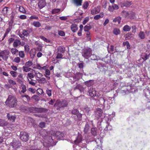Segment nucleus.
<instances>
[{
	"label": "nucleus",
	"instance_id": "nucleus-1",
	"mask_svg": "<svg viewBox=\"0 0 150 150\" xmlns=\"http://www.w3.org/2000/svg\"><path fill=\"white\" fill-rule=\"evenodd\" d=\"M17 100L16 98L12 95H9L5 103L6 105L10 108H14L17 105Z\"/></svg>",
	"mask_w": 150,
	"mask_h": 150
},
{
	"label": "nucleus",
	"instance_id": "nucleus-2",
	"mask_svg": "<svg viewBox=\"0 0 150 150\" xmlns=\"http://www.w3.org/2000/svg\"><path fill=\"white\" fill-rule=\"evenodd\" d=\"M28 110L31 112L40 113L47 112L48 110L44 108H38L31 107L28 108Z\"/></svg>",
	"mask_w": 150,
	"mask_h": 150
},
{
	"label": "nucleus",
	"instance_id": "nucleus-3",
	"mask_svg": "<svg viewBox=\"0 0 150 150\" xmlns=\"http://www.w3.org/2000/svg\"><path fill=\"white\" fill-rule=\"evenodd\" d=\"M68 105V103L65 100H57L56 103L54 104V106H58L57 109L59 108L67 106Z\"/></svg>",
	"mask_w": 150,
	"mask_h": 150
},
{
	"label": "nucleus",
	"instance_id": "nucleus-4",
	"mask_svg": "<svg viewBox=\"0 0 150 150\" xmlns=\"http://www.w3.org/2000/svg\"><path fill=\"white\" fill-rule=\"evenodd\" d=\"M92 50L89 48L84 49L82 53V55L86 58H88L91 56Z\"/></svg>",
	"mask_w": 150,
	"mask_h": 150
},
{
	"label": "nucleus",
	"instance_id": "nucleus-5",
	"mask_svg": "<svg viewBox=\"0 0 150 150\" xmlns=\"http://www.w3.org/2000/svg\"><path fill=\"white\" fill-rule=\"evenodd\" d=\"M9 146H12L14 149L16 150L17 149L20 147L21 146V144L19 141L14 140L10 143Z\"/></svg>",
	"mask_w": 150,
	"mask_h": 150
},
{
	"label": "nucleus",
	"instance_id": "nucleus-6",
	"mask_svg": "<svg viewBox=\"0 0 150 150\" xmlns=\"http://www.w3.org/2000/svg\"><path fill=\"white\" fill-rule=\"evenodd\" d=\"M9 51L8 50H4L0 52V57H2L3 59L6 60L8 58L7 56L9 54Z\"/></svg>",
	"mask_w": 150,
	"mask_h": 150
},
{
	"label": "nucleus",
	"instance_id": "nucleus-7",
	"mask_svg": "<svg viewBox=\"0 0 150 150\" xmlns=\"http://www.w3.org/2000/svg\"><path fill=\"white\" fill-rule=\"evenodd\" d=\"M20 136L23 141L25 142L28 139L29 136L26 132H20Z\"/></svg>",
	"mask_w": 150,
	"mask_h": 150
},
{
	"label": "nucleus",
	"instance_id": "nucleus-8",
	"mask_svg": "<svg viewBox=\"0 0 150 150\" xmlns=\"http://www.w3.org/2000/svg\"><path fill=\"white\" fill-rule=\"evenodd\" d=\"M38 6L40 9H41L44 7L46 5L45 0H39L38 3Z\"/></svg>",
	"mask_w": 150,
	"mask_h": 150
},
{
	"label": "nucleus",
	"instance_id": "nucleus-9",
	"mask_svg": "<svg viewBox=\"0 0 150 150\" xmlns=\"http://www.w3.org/2000/svg\"><path fill=\"white\" fill-rule=\"evenodd\" d=\"M88 93L91 97H93L96 96V91L94 88H90L88 91Z\"/></svg>",
	"mask_w": 150,
	"mask_h": 150
},
{
	"label": "nucleus",
	"instance_id": "nucleus-10",
	"mask_svg": "<svg viewBox=\"0 0 150 150\" xmlns=\"http://www.w3.org/2000/svg\"><path fill=\"white\" fill-rule=\"evenodd\" d=\"M103 111L100 108H98L95 112V115L96 118L99 119L100 117L102 114Z\"/></svg>",
	"mask_w": 150,
	"mask_h": 150
},
{
	"label": "nucleus",
	"instance_id": "nucleus-11",
	"mask_svg": "<svg viewBox=\"0 0 150 150\" xmlns=\"http://www.w3.org/2000/svg\"><path fill=\"white\" fill-rule=\"evenodd\" d=\"M100 6H97L92 9L91 11V13L92 15H94L100 12Z\"/></svg>",
	"mask_w": 150,
	"mask_h": 150
},
{
	"label": "nucleus",
	"instance_id": "nucleus-12",
	"mask_svg": "<svg viewBox=\"0 0 150 150\" xmlns=\"http://www.w3.org/2000/svg\"><path fill=\"white\" fill-rule=\"evenodd\" d=\"M32 31V30H23L21 33H22L24 37H27L29 35V34Z\"/></svg>",
	"mask_w": 150,
	"mask_h": 150
},
{
	"label": "nucleus",
	"instance_id": "nucleus-13",
	"mask_svg": "<svg viewBox=\"0 0 150 150\" xmlns=\"http://www.w3.org/2000/svg\"><path fill=\"white\" fill-rule=\"evenodd\" d=\"M8 120L12 122H14L16 117L15 115H13L11 114L8 113L7 115Z\"/></svg>",
	"mask_w": 150,
	"mask_h": 150
},
{
	"label": "nucleus",
	"instance_id": "nucleus-14",
	"mask_svg": "<svg viewBox=\"0 0 150 150\" xmlns=\"http://www.w3.org/2000/svg\"><path fill=\"white\" fill-rule=\"evenodd\" d=\"M76 115L77 118L76 119L77 121H81L82 119V114L79 113L78 110L76 109Z\"/></svg>",
	"mask_w": 150,
	"mask_h": 150
},
{
	"label": "nucleus",
	"instance_id": "nucleus-15",
	"mask_svg": "<svg viewBox=\"0 0 150 150\" xmlns=\"http://www.w3.org/2000/svg\"><path fill=\"white\" fill-rule=\"evenodd\" d=\"M21 44L20 41L18 39H16L13 43V45L14 48L17 47L18 46Z\"/></svg>",
	"mask_w": 150,
	"mask_h": 150
},
{
	"label": "nucleus",
	"instance_id": "nucleus-16",
	"mask_svg": "<svg viewBox=\"0 0 150 150\" xmlns=\"http://www.w3.org/2000/svg\"><path fill=\"white\" fill-rule=\"evenodd\" d=\"M122 19V18L120 16H117L114 18L113 21V22L115 23H117L119 24L120 23L121 20Z\"/></svg>",
	"mask_w": 150,
	"mask_h": 150
},
{
	"label": "nucleus",
	"instance_id": "nucleus-17",
	"mask_svg": "<svg viewBox=\"0 0 150 150\" xmlns=\"http://www.w3.org/2000/svg\"><path fill=\"white\" fill-rule=\"evenodd\" d=\"M104 16V13L103 12L101 13L100 14L97 15L94 17L95 20H97L100 18H103Z\"/></svg>",
	"mask_w": 150,
	"mask_h": 150
},
{
	"label": "nucleus",
	"instance_id": "nucleus-18",
	"mask_svg": "<svg viewBox=\"0 0 150 150\" xmlns=\"http://www.w3.org/2000/svg\"><path fill=\"white\" fill-rule=\"evenodd\" d=\"M131 27L127 25H126L123 28V30L124 31H129L131 30Z\"/></svg>",
	"mask_w": 150,
	"mask_h": 150
},
{
	"label": "nucleus",
	"instance_id": "nucleus-19",
	"mask_svg": "<svg viewBox=\"0 0 150 150\" xmlns=\"http://www.w3.org/2000/svg\"><path fill=\"white\" fill-rule=\"evenodd\" d=\"M8 124V123L4 120L0 119V126H6Z\"/></svg>",
	"mask_w": 150,
	"mask_h": 150
},
{
	"label": "nucleus",
	"instance_id": "nucleus-20",
	"mask_svg": "<svg viewBox=\"0 0 150 150\" xmlns=\"http://www.w3.org/2000/svg\"><path fill=\"white\" fill-rule=\"evenodd\" d=\"M82 140V136L81 134H79L76 139V144L80 142Z\"/></svg>",
	"mask_w": 150,
	"mask_h": 150
},
{
	"label": "nucleus",
	"instance_id": "nucleus-21",
	"mask_svg": "<svg viewBox=\"0 0 150 150\" xmlns=\"http://www.w3.org/2000/svg\"><path fill=\"white\" fill-rule=\"evenodd\" d=\"M139 36L141 39H144L145 38V35L144 33L142 31H140L139 34Z\"/></svg>",
	"mask_w": 150,
	"mask_h": 150
},
{
	"label": "nucleus",
	"instance_id": "nucleus-22",
	"mask_svg": "<svg viewBox=\"0 0 150 150\" xmlns=\"http://www.w3.org/2000/svg\"><path fill=\"white\" fill-rule=\"evenodd\" d=\"M93 81L92 80H89L85 82V84L88 86H90L93 84Z\"/></svg>",
	"mask_w": 150,
	"mask_h": 150
},
{
	"label": "nucleus",
	"instance_id": "nucleus-23",
	"mask_svg": "<svg viewBox=\"0 0 150 150\" xmlns=\"http://www.w3.org/2000/svg\"><path fill=\"white\" fill-rule=\"evenodd\" d=\"M113 33L116 35H117L120 33V31L118 28H115L113 31Z\"/></svg>",
	"mask_w": 150,
	"mask_h": 150
},
{
	"label": "nucleus",
	"instance_id": "nucleus-24",
	"mask_svg": "<svg viewBox=\"0 0 150 150\" xmlns=\"http://www.w3.org/2000/svg\"><path fill=\"white\" fill-rule=\"evenodd\" d=\"M33 25L36 27L38 28L41 26L40 23L39 21H34L33 23Z\"/></svg>",
	"mask_w": 150,
	"mask_h": 150
},
{
	"label": "nucleus",
	"instance_id": "nucleus-25",
	"mask_svg": "<svg viewBox=\"0 0 150 150\" xmlns=\"http://www.w3.org/2000/svg\"><path fill=\"white\" fill-rule=\"evenodd\" d=\"M99 101L100 102H103V103L105 105V104L107 103V104L108 105V104H110L109 101L108 100H105L103 98H101L99 100Z\"/></svg>",
	"mask_w": 150,
	"mask_h": 150
},
{
	"label": "nucleus",
	"instance_id": "nucleus-26",
	"mask_svg": "<svg viewBox=\"0 0 150 150\" xmlns=\"http://www.w3.org/2000/svg\"><path fill=\"white\" fill-rule=\"evenodd\" d=\"M131 4V2H129L128 1H126L123 2L122 3V5L123 6L128 7Z\"/></svg>",
	"mask_w": 150,
	"mask_h": 150
},
{
	"label": "nucleus",
	"instance_id": "nucleus-27",
	"mask_svg": "<svg viewBox=\"0 0 150 150\" xmlns=\"http://www.w3.org/2000/svg\"><path fill=\"white\" fill-rule=\"evenodd\" d=\"M22 90L21 91V93H24L26 91V88L25 85L23 84H21Z\"/></svg>",
	"mask_w": 150,
	"mask_h": 150
},
{
	"label": "nucleus",
	"instance_id": "nucleus-28",
	"mask_svg": "<svg viewBox=\"0 0 150 150\" xmlns=\"http://www.w3.org/2000/svg\"><path fill=\"white\" fill-rule=\"evenodd\" d=\"M91 28V27L90 25H85L84 28V30L85 31L87 32H89L88 31Z\"/></svg>",
	"mask_w": 150,
	"mask_h": 150
},
{
	"label": "nucleus",
	"instance_id": "nucleus-29",
	"mask_svg": "<svg viewBox=\"0 0 150 150\" xmlns=\"http://www.w3.org/2000/svg\"><path fill=\"white\" fill-rule=\"evenodd\" d=\"M39 83H47V81L45 78H42L38 80Z\"/></svg>",
	"mask_w": 150,
	"mask_h": 150
},
{
	"label": "nucleus",
	"instance_id": "nucleus-30",
	"mask_svg": "<svg viewBox=\"0 0 150 150\" xmlns=\"http://www.w3.org/2000/svg\"><path fill=\"white\" fill-rule=\"evenodd\" d=\"M28 67L24 66L23 67V71L25 72H27L29 71L30 70L32 69L31 68Z\"/></svg>",
	"mask_w": 150,
	"mask_h": 150
},
{
	"label": "nucleus",
	"instance_id": "nucleus-31",
	"mask_svg": "<svg viewBox=\"0 0 150 150\" xmlns=\"http://www.w3.org/2000/svg\"><path fill=\"white\" fill-rule=\"evenodd\" d=\"M83 0H76V5L77 6H81L82 5Z\"/></svg>",
	"mask_w": 150,
	"mask_h": 150
},
{
	"label": "nucleus",
	"instance_id": "nucleus-32",
	"mask_svg": "<svg viewBox=\"0 0 150 150\" xmlns=\"http://www.w3.org/2000/svg\"><path fill=\"white\" fill-rule=\"evenodd\" d=\"M123 45L124 46H126L127 49H130V45L128 41H127L125 42H123Z\"/></svg>",
	"mask_w": 150,
	"mask_h": 150
},
{
	"label": "nucleus",
	"instance_id": "nucleus-33",
	"mask_svg": "<svg viewBox=\"0 0 150 150\" xmlns=\"http://www.w3.org/2000/svg\"><path fill=\"white\" fill-rule=\"evenodd\" d=\"M76 89H78L81 92L83 90V88L82 86L80 85H79L76 86Z\"/></svg>",
	"mask_w": 150,
	"mask_h": 150
},
{
	"label": "nucleus",
	"instance_id": "nucleus-34",
	"mask_svg": "<svg viewBox=\"0 0 150 150\" xmlns=\"http://www.w3.org/2000/svg\"><path fill=\"white\" fill-rule=\"evenodd\" d=\"M40 39L43 40L44 41H45V42H50V40H49L45 38L43 36H40Z\"/></svg>",
	"mask_w": 150,
	"mask_h": 150
},
{
	"label": "nucleus",
	"instance_id": "nucleus-35",
	"mask_svg": "<svg viewBox=\"0 0 150 150\" xmlns=\"http://www.w3.org/2000/svg\"><path fill=\"white\" fill-rule=\"evenodd\" d=\"M19 11L22 13H26V11L25 9L22 6H19Z\"/></svg>",
	"mask_w": 150,
	"mask_h": 150
},
{
	"label": "nucleus",
	"instance_id": "nucleus-36",
	"mask_svg": "<svg viewBox=\"0 0 150 150\" xmlns=\"http://www.w3.org/2000/svg\"><path fill=\"white\" fill-rule=\"evenodd\" d=\"M11 52L13 54H15L16 53H17L18 51L16 48H12L11 50Z\"/></svg>",
	"mask_w": 150,
	"mask_h": 150
},
{
	"label": "nucleus",
	"instance_id": "nucleus-37",
	"mask_svg": "<svg viewBox=\"0 0 150 150\" xmlns=\"http://www.w3.org/2000/svg\"><path fill=\"white\" fill-rule=\"evenodd\" d=\"M32 98L34 99L35 100L38 101L40 100V97L36 95H34L32 97Z\"/></svg>",
	"mask_w": 150,
	"mask_h": 150
},
{
	"label": "nucleus",
	"instance_id": "nucleus-38",
	"mask_svg": "<svg viewBox=\"0 0 150 150\" xmlns=\"http://www.w3.org/2000/svg\"><path fill=\"white\" fill-rule=\"evenodd\" d=\"M65 51V48L64 47H59V51L62 53H64Z\"/></svg>",
	"mask_w": 150,
	"mask_h": 150
},
{
	"label": "nucleus",
	"instance_id": "nucleus-39",
	"mask_svg": "<svg viewBox=\"0 0 150 150\" xmlns=\"http://www.w3.org/2000/svg\"><path fill=\"white\" fill-rule=\"evenodd\" d=\"M86 38H87V41H89L91 39L90 33L89 32H87L86 35Z\"/></svg>",
	"mask_w": 150,
	"mask_h": 150
},
{
	"label": "nucleus",
	"instance_id": "nucleus-40",
	"mask_svg": "<svg viewBox=\"0 0 150 150\" xmlns=\"http://www.w3.org/2000/svg\"><path fill=\"white\" fill-rule=\"evenodd\" d=\"M60 11L59 9H54L52 11V13L54 14L56 13H58Z\"/></svg>",
	"mask_w": 150,
	"mask_h": 150
},
{
	"label": "nucleus",
	"instance_id": "nucleus-41",
	"mask_svg": "<svg viewBox=\"0 0 150 150\" xmlns=\"http://www.w3.org/2000/svg\"><path fill=\"white\" fill-rule=\"evenodd\" d=\"M89 5V4L88 2L86 1L84 3L83 7L84 9H86Z\"/></svg>",
	"mask_w": 150,
	"mask_h": 150
},
{
	"label": "nucleus",
	"instance_id": "nucleus-42",
	"mask_svg": "<svg viewBox=\"0 0 150 150\" xmlns=\"http://www.w3.org/2000/svg\"><path fill=\"white\" fill-rule=\"evenodd\" d=\"M90 57H91V59L92 60H97L98 59L97 56L94 54H91V56H90Z\"/></svg>",
	"mask_w": 150,
	"mask_h": 150
},
{
	"label": "nucleus",
	"instance_id": "nucleus-43",
	"mask_svg": "<svg viewBox=\"0 0 150 150\" xmlns=\"http://www.w3.org/2000/svg\"><path fill=\"white\" fill-rule=\"evenodd\" d=\"M91 127H90L89 125L88 124H86L84 128V131H89L91 129Z\"/></svg>",
	"mask_w": 150,
	"mask_h": 150
},
{
	"label": "nucleus",
	"instance_id": "nucleus-44",
	"mask_svg": "<svg viewBox=\"0 0 150 150\" xmlns=\"http://www.w3.org/2000/svg\"><path fill=\"white\" fill-rule=\"evenodd\" d=\"M33 64L32 62L29 60L25 63V66L27 67H30Z\"/></svg>",
	"mask_w": 150,
	"mask_h": 150
},
{
	"label": "nucleus",
	"instance_id": "nucleus-45",
	"mask_svg": "<svg viewBox=\"0 0 150 150\" xmlns=\"http://www.w3.org/2000/svg\"><path fill=\"white\" fill-rule=\"evenodd\" d=\"M45 123L44 122H41L39 123V126L41 128L45 127Z\"/></svg>",
	"mask_w": 150,
	"mask_h": 150
},
{
	"label": "nucleus",
	"instance_id": "nucleus-46",
	"mask_svg": "<svg viewBox=\"0 0 150 150\" xmlns=\"http://www.w3.org/2000/svg\"><path fill=\"white\" fill-rule=\"evenodd\" d=\"M27 78L28 77H29L30 78L31 80H33L31 78H33L34 77V75L31 73H28L27 74Z\"/></svg>",
	"mask_w": 150,
	"mask_h": 150
},
{
	"label": "nucleus",
	"instance_id": "nucleus-47",
	"mask_svg": "<svg viewBox=\"0 0 150 150\" xmlns=\"http://www.w3.org/2000/svg\"><path fill=\"white\" fill-rule=\"evenodd\" d=\"M19 55L21 58H23L25 56V54L23 51H21L19 52Z\"/></svg>",
	"mask_w": 150,
	"mask_h": 150
},
{
	"label": "nucleus",
	"instance_id": "nucleus-48",
	"mask_svg": "<svg viewBox=\"0 0 150 150\" xmlns=\"http://www.w3.org/2000/svg\"><path fill=\"white\" fill-rule=\"evenodd\" d=\"M46 93L49 96H51L52 95V90L47 88L46 90Z\"/></svg>",
	"mask_w": 150,
	"mask_h": 150
},
{
	"label": "nucleus",
	"instance_id": "nucleus-49",
	"mask_svg": "<svg viewBox=\"0 0 150 150\" xmlns=\"http://www.w3.org/2000/svg\"><path fill=\"white\" fill-rule=\"evenodd\" d=\"M20 60L21 59L19 57H17L14 58L13 61L17 63H18L20 62Z\"/></svg>",
	"mask_w": 150,
	"mask_h": 150
},
{
	"label": "nucleus",
	"instance_id": "nucleus-50",
	"mask_svg": "<svg viewBox=\"0 0 150 150\" xmlns=\"http://www.w3.org/2000/svg\"><path fill=\"white\" fill-rule=\"evenodd\" d=\"M105 130L111 131L112 130V127L111 125H108V126L105 129Z\"/></svg>",
	"mask_w": 150,
	"mask_h": 150
},
{
	"label": "nucleus",
	"instance_id": "nucleus-51",
	"mask_svg": "<svg viewBox=\"0 0 150 150\" xmlns=\"http://www.w3.org/2000/svg\"><path fill=\"white\" fill-rule=\"evenodd\" d=\"M10 74L13 76V77H15L17 76L16 74L17 72L14 71H11L10 72Z\"/></svg>",
	"mask_w": 150,
	"mask_h": 150
},
{
	"label": "nucleus",
	"instance_id": "nucleus-52",
	"mask_svg": "<svg viewBox=\"0 0 150 150\" xmlns=\"http://www.w3.org/2000/svg\"><path fill=\"white\" fill-rule=\"evenodd\" d=\"M89 20V18L86 17L85 18L84 20L83 21V25L85 24Z\"/></svg>",
	"mask_w": 150,
	"mask_h": 150
},
{
	"label": "nucleus",
	"instance_id": "nucleus-53",
	"mask_svg": "<svg viewBox=\"0 0 150 150\" xmlns=\"http://www.w3.org/2000/svg\"><path fill=\"white\" fill-rule=\"evenodd\" d=\"M15 40V39L13 38H10L8 40V44L9 45H10L12 42H13V41L14 42Z\"/></svg>",
	"mask_w": 150,
	"mask_h": 150
},
{
	"label": "nucleus",
	"instance_id": "nucleus-54",
	"mask_svg": "<svg viewBox=\"0 0 150 150\" xmlns=\"http://www.w3.org/2000/svg\"><path fill=\"white\" fill-rule=\"evenodd\" d=\"M58 34L59 35L61 36H64L65 35V33L62 30H60L58 32Z\"/></svg>",
	"mask_w": 150,
	"mask_h": 150
},
{
	"label": "nucleus",
	"instance_id": "nucleus-55",
	"mask_svg": "<svg viewBox=\"0 0 150 150\" xmlns=\"http://www.w3.org/2000/svg\"><path fill=\"white\" fill-rule=\"evenodd\" d=\"M27 150H40V149L38 148L35 146H32L30 147V149Z\"/></svg>",
	"mask_w": 150,
	"mask_h": 150
},
{
	"label": "nucleus",
	"instance_id": "nucleus-56",
	"mask_svg": "<svg viewBox=\"0 0 150 150\" xmlns=\"http://www.w3.org/2000/svg\"><path fill=\"white\" fill-rule=\"evenodd\" d=\"M112 7L113 8L114 10H117L119 8V7L116 4H114L112 5Z\"/></svg>",
	"mask_w": 150,
	"mask_h": 150
},
{
	"label": "nucleus",
	"instance_id": "nucleus-57",
	"mask_svg": "<svg viewBox=\"0 0 150 150\" xmlns=\"http://www.w3.org/2000/svg\"><path fill=\"white\" fill-rule=\"evenodd\" d=\"M71 29L72 31L74 32H75V24H72L71 26Z\"/></svg>",
	"mask_w": 150,
	"mask_h": 150
},
{
	"label": "nucleus",
	"instance_id": "nucleus-58",
	"mask_svg": "<svg viewBox=\"0 0 150 150\" xmlns=\"http://www.w3.org/2000/svg\"><path fill=\"white\" fill-rule=\"evenodd\" d=\"M25 50L26 52H28L29 51V46L26 45L24 46Z\"/></svg>",
	"mask_w": 150,
	"mask_h": 150
},
{
	"label": "nucleus",
	"instance_id": "nucleus-59",
	"mask_svg": "<svg viewBox=\"0 0 150 150\" xmlns=\"http://www.w3.org/2000/svg\"><path fill=\"white\" fill-rule=\"evenodd\" d=\"M14 22V20H10L8 23V25L9 27H11L12 28L13 24Z\"/></svg>",
	"mask_w": 150,
	"mask_h": 150
},
{
	"label": "nucleus",
	"instance_id": "nucleus-60",
	"mask_svg": "<svg viewBox=\"0 0 150 150\" xmlns=\"http://www.w3.org/2000/svg\"><path fill=\"white\" fill-rule=\"evenodd\" d=\"M28 91L32 93H35V90L32 88H29L28 89Z\"/></svg>",
	"mask_w": 150,
	"mask_h": 150
},
{
	"label": "nucleus",
	"instance_id": "nucleus-61",
	"mask_svg": "<svg viewBox=\"0 0 150 150\" xmlns=\"http://www.w3.org/2000/svg\"><path fill=\"white\" fill-rule=\"evenodd\" d=\"M108 10L110 12H113L114 11L113 8L112 6L110 5L108 6Z\"/></svg>",
	"mask_w": 150,
	"mask_h": 150
},
{
	"label": "nucleus",
	"instance_id": "nucleus-62",
	"mask_svg": "<svg viewBox=\"0 0 150 150\" xmlns=\"http://www.w3.org/2000/svg\"><path fill=\"white\" fill-rule=\"evenodd\" d=\"M8 82L11 84H12L13 85L16 84V82L11 79H9L8 80Z\"/></svg>",
	"mask_w": 150,
	"mask_h": 150
},
{
	"label": "nucleus",
	"instance_id": "nucleus-63",
	"mask_svg": "<svg viewBox=\"0 0 150 150\" xmlns=\"http://www.w3.org/2000/svg\"><path fill=\"white\" fill-rule=\"evenodd\" d=\"M63 55L62 54L58 53L57 54L56 57V58L58 59H60L62 58Z\"/></svg>",
	"mask_w": 150,
	"mask_h": 150
},
{
	"label": "nucleus",
	"instance_id": "nucleus-64",
	"mask_svg": "<svg viewBox=\"0 0 150 150\" xmlns=\"http://www.w3.org/2000/svg\"><path fill=\"white\" fill-rule=\"evenodd\" d=\"M8 7H5L3 9L2 11L4 12V14H6L7 13L8 11Z\"/></svg>",
	"mask_w": 150,
	"mask_h": 150
}]
</instances>
